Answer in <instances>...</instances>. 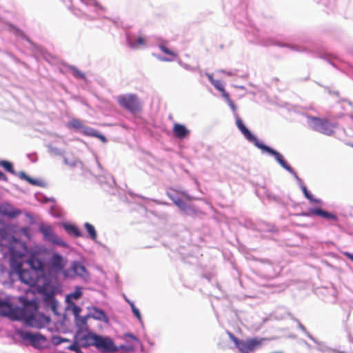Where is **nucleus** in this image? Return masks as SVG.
I'll use <instances>...</instances> for the list:
<instances>
[{"instance_id":"1","label":"nucleus","mask_w":353,"mask_h":353,"mask_svg":"<svg viewBox=\"0 0 353 353\" xmlns=\"http://www.w3.org/2000/svg\"><path fill=\"white\" fill-rule=\"evenodd\" d=\"M236 117V125L244 137L251 143H253L254 145L262 150L263 152L268 153L270 155L274 157L275 161L285 170H287L289 173L292 174L296 178L298 179L296 176V173L294 170L291 168V166L285 161L283 156L275 150L274 149L270 148L268 145L263 143L259 141L258 139L249 130V129L244 125L242 119L235 114Z\"/></svg>"},{"instance_id":"2","label":"nucleus","mask_w":353,"mask_h":353,"mask_svg":"<svg viewBox=\"0 0 353 353\" xmlns=\"http://www.w3.org/2000/svg\"><path fill=\"white\" fill-rule=\"evenodd\" d=\"M0 237L8 240L9 242V250L10 252V268L17 274L23 270L22 263L19 261L28 253V247L12 234H10L7 229L0 228Z\"/></svg>"},{"instance_id":"3","label":"nucleus","mask_w":353,"mask_h":353,"mask_svg":"<svg viewBox=\"0 0 353 353\" xmlns=\"http://www.w3.org/2000/svg\"><path fill=\"white\" fill-rule=\"evenodd\" d=\"M38 304L34 300H28L24 304L23 308L18 307L19 320H23L25 324L28 326L41 328L43 326V322L41 318L44 316H39Z\"/></svg>"},{"instance_id":"4","label":"nucleus","mask_w":353,"mask_h":353,"mask_svg":"<svg viewBox=\"0 0 353 353\" xmlns=\"http://www.w3.org/2000/svg\"><path fill=\"white\" fill-rule=\"evenodd\" d=\"M94 346L102 353H115L119 349L112 339L99 334L94 338Z\"/></svg>"},{"instance_id":"5","label":"nucleus","mask_w":353,"mask_h":353,"mask_svg":"<svg viewBox=\"0 0 353 353\" xmlns=\"http://www.w3.org/2000/svg\"><path fill=\"white\" fill-rule=\"evenodd\" d=\"M119 104L131 112H136L141 108V104L137 95L134 94H121L117 97Z\"/></svg>"},{"instance_id":"6","label":"nucleus","mask_w":353,"mask_h":353,"mask_svg":"<svg viewBox=\"0 0 353 353\" xmlns=\"http://www.w3.org/2000/svg\"><path fill=\"white\" fill-rule=\"evenodd\" d=\"M39 230L41 233H42L43 239L46 241L50 242L53 244L58 245L63 248L68 247V243L65 242L61 237L57 235L50 225L40 224L39 225Z\"/></svg>"},{"instance_id":"7","label":"nucleus","mask_w":353,"mask_h":353,"mask_svg":"<svg viewBox=\"0 0 353 353\" xmlns=\"http://www.w3.org/2000/svg\"><path fill=\"white\" fill-rule=\"evenodd\" d=\"M18 335L24 341H28L32 346L40 349L43 347V343L47 341L45 336L37 332L32 333L24 330H18Z\"/></svg>"},{"instance_id":"8","label":"nucleus","mask_w":353,"mask_h":353,"mask_svg":"<svg viewBox=\"0 0 353 353\" xmlns=\"http://www.w3.org/2000/svg\"><path fill=\"white\" fill-rule=\"evenodd\" d=\"M310 125L313 130L329 136L332 134L335 128V125L327 120L316 117L310 118Z\"/></svg>"},{"instance_id":"9","label":"nucleus","mask_w":353,"mask_h":353,"mask_svg":"<svg viewBox=\"0 0 353 353\" xmlns=\"http://www.w3.org/2000/svg\"><path fill=\"white\" fill-rule=\"evenodd\" d=\"M265 339L253 337L241 340L236 347L241 353H251L259 349L263 345Z\"/></svg>"},{"instance_id":"10","label":"nucleus","mask_w":353,"mask_h":353,"mask_svg":"<svg viewBox=\"0 0 353 353\" xmlns=\"http://www.w3.org/2000/svg\"><path fill=\"white\" fill-rule=\"evenodd\" d=\"M64 277H74L78 276L83 279L88 277V273L85 266L79 261H74L71 263L70 269L63 271Z\"/></svg>"},{"instance_id":"11","label":"nucleus","mask_w":353,"mask_h":353,"mask_svg":"<svg viewBox=\"0 0 353 353\" xmlns=\"http://www.w3.org/2000/svg\"><path fill=\"white\" fill-rule=\"evenodd\" d=\"M18 307H13L12 304L0 299V316H7L12 320H19Z\"/></svg>"},{"instance_id":"12","label":"nucleus","mask_w":353,"mask_h":353,"mask_svg":"<svg viewBox=\"0 0 353 353\" xmlns=\"http://www.w3.org/2000/svg\"><path fill=\"white\" fill-rule=\"evenodd\" d=\"M26 263L29 265L32 270L34 272H43L44 263L40 259V254L38 252H30L26 260Z\"/></svg>"},{"instance_id":"13","label":"nucleus","mask_w":353,"mask_h":353,"mask_svg":"<svg viewBox=\"0 0 353 353\" xmlns=\"http://www.w3.org/2000/svg\"><path fill=\"white\" fill-rule=\"evenodd\" d=\"M41 292L43 296V302L46 307H50L54 314H58L57 306L58 301L54 297V292L53 290L48 291L46 289H41Z\"/></svg>"},{"instance_id":"14","label":"nucleus","mask_w":353,"mask_h":353,"mask_svg":"<svg viewBox=\"0 0 353 353\" xmlns=\"http://www.w3.org/2000/svg\"><path fill=\"white\" fill-rule=\"evenodd\" d=\"M301 215L303 216H311L312 215H316L318 216L323 217L325 219H330L332 221L337 220V216L335 214L319 208H310L307 212H302Z\"/></svg>"},{"instance_id":"15","label":"nucleus","mask_w":353,"mask_h":353,"mask_svg":"<svg viewBox=\"0 0 353 353\" xmlns=\"http://www.w3.org/2000/svg\"><path fill=\"white\" fill-rule=\"evenodd\" d=\"M20 281L30 286H33L37 283V276L33 270H23L18 274Z\"/></svg>"},{"instance_id":"16","label":"nucleus","mask_w":353,"mask_h":353,"mask_svg":"<svg viewBox=\"0 0 353 353\" xmlns=\"http://www.w3.org/2000/svg\"><path fill=\"white\" fill-rule=\"evenodd\" d=\"M65 262L66 261L63 257L58 253H54L50 261L52 268L56 272H61L62 273L65 270Z\"/></svg>"},{"instance_id":"17","label":"nucleus","mask_w":353,"mask_h":353,"mask_svg":"<svg viewBox=\"0 0 353 353\" xmlns=\"http://www.w3.org/2000/svg\"><path fill=\"white\" fill-rule=\"evenodd\" d=\"M0 214L9 218H15L20 215L21 212L9 203H3L0 204Z\"/></svg>"},{"instance_id":"18","label":"nucleus","mask_w":353,"mask_h":353,"mask_svg":"<svg viewBox=\"0 0 353 353\" xmlns=\"http://www.w3.org/2000/svg\"><path fill=\"white\" fill-rule=\"evenodd\" d=\"M90 318H92L95 320L103 321L105 323H109V319L105 314V312L101 309H99L96 307H93L88 314Z\"/></svg>"},{"instance_id":"19","label":"nucleus","mask_w":353,"mask_h":353,"mask_svg":"<svg viewBox=\"0 0 353 353\" xmlns=\"http://www.w3.org/2000/svg\"><path fill=\"white\" fill-rule=\"evenodd\" d=\"M17 176L21 179L26 181L27 182H28L29 183H30L32 185H36V186L43 187V188L46 186V183L45 181H43V180H41V179L31 178L28 175H27L23 171L19 172L17 174Z\"/></svg>"},{"instance_id":"20","label":"nucleus","mask_w":353,"mask_h":353,"mask_svg":"<svg viewBox=\"0 0 353 353\" xmlns=\"http://www.w3.org/2000/svg\"><path fill=\"white\" fill-rule=\"evenodd\" d=\"M167 195L180 210L184 212L187 211L188 206L178 196L175 195L172 191L167 192Z\"/></svg>"},{"instance_id":"21","label":"nucleus","mask_w":353,"mask_h":353,"mask_svg":"<svg viewBox=\"0 0 353 353\" xmlns=\"http://www.w3.org/2000/svg\"><path fill=\"white\" fill-rule=\"evenodd\" d=\"M173 132L174 135L179 139L185 138L190 133V131L184 125L179 123L174 125Z\"/></svg>"},{"instance_id":"22","label":"nucleus","mask_w":353,"mask_h":353,"mask_svg":"<svg viewBox=\"0 0 353 353\" xmlns=\"http://www.w3.org/2000/svg\"><path fill=\"white\" fill-rule=\"evenodd\" d=\"M296 179V181L299 182V185H300V188L304 194V196L311 202H314V203H321V199H315L313 197V195L310 193V192L308 191V190L307 189L306 186L303 185L301 183V179L299 177L298 179L296 178L292 174H291ZM296 176H298L296 174Z\"/></svg>"},{"instance_id":"23","label":"nucleus","mask_w":353,"mask_h":353,"mask_svg":"<svg viewBox=\"0 0 353 353\" xmlns=\"http://www.w3.org/2000/svg\"><path fill=\"white\" fill-rule=\"evenodd\" d=\"M127 43L129 47L134 50H138L140 48L141 46H145V40L141 37L134 39L128 35Z\"/></svg>"},{"instance_id":"24","label":"nucleus","mask_w":353,"mask_h":353,"mask_svg":"<svg viewBox=\"0 0 353 353\" xmlns=\"http://www.w3.org/2000/svg\"><path fill=\"white\" fill-rule=\"evenodd\" d=\"M61 225L68 234H72L75 237L82 236V233L76 225L68 223H62Z\"/></svg>"},{"instance_id":"25","label":"nucleus","mask_w":353,"mask_h":353,"mask_svg":"<svg viewBox=\"0 0 353 353\" xmlns=\"http://www.w3.org/2000/svg\"><path fill=\"white\" fill-rule=\"evenodd\" d=\"M97 336V334L93 332H88L81 338V341L83 347L94 346V338Z\"/></svg>"},{"instance_id":"26","label":"nucleus","mask_w":353,"mask_h":353,"mask_svg":"<svg viewBox=\"0 0 353 353\" xmlns=\"http://www.w3.org/2000/svg\"><path fill=\"white\" fill-rule=\"evenodd\" d=\"M90 318L88 314L85 316H79L78 318H75V325L79 330H83L87 327L88 319Z\"/></svg>"},{"instance_id":"27","label":"nucleus","mask_w":353,"mask_h":353,"mask_svg":"<svg viewBox=\"0 0 353 353\" xmlns=\"http://www.w3.org/2000/svg\"><path fill=\"white\" fill-rule=\"evenodd\" d=\"M82 296L81 289L79 287H76L75 290L73 292L70 293L65 297V301L68 303L72 302L71 299L78 300Z\"/></svg>"},{"instance_id":"28","label":"nucleus","mask_w":353,"mask_h":353,"mask_svg":"<svg viewBox=\"0 0 353 353\" xmlns=\"http://www.w3.org/2000/svg\"><path fill=\"white\" fill-rule=\"evenodd\" d=\"M84 227L89 235L90 239H91L92 241H96L97 238V233L94 225L88 222H85L84 223Z\"/></svg>"},{"instance_id":"29","label":"nucleus","mask_w":353,"mask_h":353,"mask_svg":"<svg viewBox=\"0 0 353 353\" xmlns=\"http://www.w3.org/2000/svg\"><path fill=\"white\" fill-rule=\"evenodd\" d=\"M0 166L3 167L8 172L15 174V171L13 168V165L11 162L6 160H1Z\"/></svg>"},{"instance_id":"30","label":"nucleus","mask_w":353,"mask_h":353,"mask_svg":"<svg viewBox=\"0 0 353 353\" xmlns=\"http://www.w3.org/2000/svg\"><path fill=\"white\" fill-rule=\"evenodd\" d=\"M296 323H297V325H298V327L303 332L306 336L310 339H311L312 341H314L316 344H321L319 341H318L317 339H316L315 338H314L307 330H306V328L305 327L304 325H303L298 320H296Z\"/></svg>"},{"instance_id":"31","label":"nucleus","mask_w":353,"mask_h":353,"mask_svg":"<svg viewBox=\"0 0 353 353\" xmlns=\"http://www.w3.org/2000/svg\"><path fill=\"white\" fill-rule=\"evenodd\" d=\"M124 298H125V300L130 304V305L132 308V311L133 314H134V316L139 319L140 323H142L141 315L139 310L135 307V305L132 301L128 299L127 297H125V296H124Z\"/></svg>"},{"instance_id":"32","label":"nucleus","mask_w":353,"mask_h":353,"mask_svg":"<svg viewBox=\"0 0 353 353\" xmlns=\"http://www.w3.org/2000/svg\"><path fill=\"white\" fill-rule=\"evenodd\" d=\"M70 70L74 77L83 79H85V74L75 66H70Z\"/></svg>"},{"instance_id":"33","label":"nucleus","mask_w":353,"mask_h":353,"mask_svg":"<svg viewBox=\"0 0 353 353\" xmlns=\"http://www.w3.org/2000/svg\"><path fill=\"white\" fill-rule=\"evenodd\" d=\"M68 305L69 307H71L74 319L78 318V316H80V313L82 310L81 308L76 305L74 302H71L70 303H68Z\"/></svg>"},{"instance_id":"34","label":"nucleus","mask_w":353,"mask_h":353,"mask_svg":"<svg viewBox=\"0 0 353 353\" xmlns=\"http://www.w3.org/2000/svg\"><path fill=\"white\" fill-rule=\"evenodd\" d=\"M68 125H69V127L71 128L80 130H81L83 127V125L81 124L80 121L78 119H76L71 120Z\"/></svg>"},{"instance_id":"35","label":"nucleus","mask_w":353,"mask_h":353,"mask_svg":"<svg viewBox=\"0 0 353 353\" xmlns=\"http://www.w3.org/2000/svg\"><path fill=\"white\" fill-rule=\"evenodd\" d=\"M64 163L70 167L74 168L77 166L79 164H81V162L76 159L69 160L66 157H63Z\"/></svg>"},{"instance_id":"36","label":"nucleus","mask_w":353,"mask_h":353,"mask_svg":"<svg viewBox=\"0 0 353 353\" xmlns=\"http://www.w3.org/2000/svg\"><path fill=\"white\" fill-rule=\"evenodd\" d=\"M81 132L85 135L91 136V137H95V135L97 132V131L95 130L94 129L90 128V127H86L84 125L81 130Z\"/></svg>"},{"instance_id":"37","label":"nucleus","mask_w":353,"mask_h":353,"mask_svg":"<svg viewBox=\"0 0 353 353\" xmlns=\"http://www.w3.org/2000/svg\"><path fill=\"white\" fill-rule=\"evenodd\" d=\"M48 148H49L50 152H51L52 153H53L56 155L62 156L64 154V151H63L62 150H61L57 147H54L52 145H49Z\"/></svg>"},{"instance_id":"38","label":"nucleus","mask_w":353,"mask_h":353,"mask_svg":"<svg viewBox=\"0 0 353 353\" xmlns=\"http://www.w3.org/2000/svg\"><path fill=\"white\" fill-rule=\"evenodd\" d=\"M83 3L87 6H93L101 10H103V7L101 6L95 0H81Z\"/></svg>"},{"instance_id":"39","label":"nucleus","mask_w":353,"mask_h":353,"mask_svg":"<svg viewBox=\"0 0 353 353\" xmlns=\"http://www.w3.org/2000/svg\"><path fill=\"white\" fill-rule=\"evenodd\" d=\"M41 198L37 197V200L43 202V203H48V202H52L56 203V200L54 197H47L45 195H41Z\"/></svg>"},{"instance_id":"40","label":"nucleus","mask_w":353,"mask_h":353,"mask_svg":"<svg viewBox=\"0 0 353 353\" xmlns=\"http://www.w3.org/2000/svg\"><path fill=\"white\" fill-rule=\"evenodd\" d=\"M54 204L50 207V213L53 216L58 217L60 216L59 213L58 212L59 207L56 205L55 203H53Z\"/></svg>"},{"instance_id":"41","label":"nucleus","mask_w":353,"mask_h":353,"mask_svg":"<svg viewBox=\"0 0 353 353\" xmlns=\"http://www.w3.org/2000/svg\"><path fill=\"white\" fill-rule=\"evenodd\" d=\"M159 48L161 49V50L162 52H163L164 53H165L167 54L172 55V56H174V57L176 56V54L174 52H173L172 51L170 50L168 48H167L163 45H160L159 46Z\"/></svg>"},{"instance_id":"42","label":"nucleus","mask_w":353,"mask_h":353,"mask_svg":"<svg viewBox=\"0 0 353 353\" xmlns=\"http://www.w3.org/2000/svg\"><path fill=\"white\" fill-rule=\"evenodd\" d=\"M212 84L216 88V89H217L218 90H219L221 92H222V91H223V90H225L223 86L222 85L221 82L219 80H215L214 82H212Z\"/></svg>"},{"instance_id":"43","label":"nucleus","mask_w":353,"mask_h":353,"mask_svg":"<svg viewBox=\"0 0 353 353\" xmlns=\"http://www.w3.org/2000/svg\"><path fill=\"white\" fill-rule=\"evenodd\" d=\"M321 344H317L319 347L318 350L321 352H327L331 350L330 347H328L323 342L319 341Z\"/></svg>"},{"instance_id":"44","label":"nucleus","mask_w":353,"mask_h":353,"mask_svg":"<svg viewBox=\"0 0 353 353\" xmlns=\"http://www.w3.org/2000/svg\"><path fill=\"white\" fill-rule=\"evenodd\" d=\"M68 349L76 352L77 351L80 350V347H79V345H78V343L74 342V343H72L71 345H70L68 347Z\"/></svg>"},{"instance_id":"45","label":"nucleus","mask_w":353,"mask_h":353,"mask_svg":"<svg viewBox=\"0 0 353 353\" xmlns=\"http://www.w3.org/2000/svg\"><path fill=\"white\" fill-rule=\"evenodd\" d=\"M52 343L54 345H58L63 343V338L61 336H54L52 339Z\"/></svg>"},{"instance_id":"46","label":"nucleus","mask_w":353,"mask_h":353,"mask_svg":"<svg viewBox=\"0 0 353 353\" xmlns=\"http://www.w3.org/2000/svg\"><path fill=\"white\" fill-rule=\"evenodd\" d=\"M229 336H230V339L234 342V343L236 347L239 341H241V339H239L238 338L234 336L232 333H229Z\"/></svg>"},{"instance_id":"47","label":"nucleus","mask_w":353,"mask_h":353,"mask_svg":"<svg viewBox=\"0 0 353 353\" xmlns=\"http://www.w3.org/2000/svg\"><path fill=\"white\" fill-rule=\"evenodd\" d=\"M94 137L99 138L103 143L107 142V139L105 138V137L104 135L100 134L98 131Z\"/></svg>"},{"instance_id":"48","label":"nucleus","mask_w":353,"mask_h":353,"mask_svg":"<svg viewBox=\"0 0 353 353\" xmlns=\"http://www.w3.org/2000/svg\"><path fill=\"white\" fill-rule=\"evenodd\" d=\"M221 92H222V96L225 98L227 103L229 102L230 101H231L229 94L228 92H226L225 90H223V91H222Z\"/></svg>"},{"instance_id":"49","label":"nucleus","mask_w":353,"mask_h":353,"mask_svg":"<svg viewBox=\"0 0 353 353\" xmlns=\"http://www.w3.org/2000/svg\"><path fill=\"white\" fill-rule=\"evenodd\" d=\"M125 337L130 338L138 343L139 342V339L134 334H132L131 333L125 334Z\"/></svg>"},{"instance_id":"50","label":"nucleus","mask_w":353,"mask_h":353,"mask_svg":"<svg viewBox=\"0 0 353 353\" xmlns=\"http://www.w3.org/2000/svg\"><path fill=\"white\" fill-rule=\"evenodd\" d=\"M228 104L229 105V106L230 107V108L232 109V110L235 113V111H236V105H234V103H233V101L231 100V101H230L229 102H228Z\"/></svg>"},{"instance_id":"51","label":"nucleus","mask_w":353,"mask_h":353,"mask_svg":"<svg viewBox=\"0 0 353 353\" xmlns=\"http://www.w3.org/2000/svg\"><path fill=\"white\" fill-rule=\"evenodd\" d=\"M0 181H8V177L1 171H0Z\"/></svg>"},{"instance_id":"52","label":"nucleus","mask_w":353,"mask_h":353,"mask_svg":"<svg viewBox=\"0 0 353 353\" xmlns=\"http://www.w3.org/2000/svg\"><path fill=\"white\" fill-rule=\"evenodd\" d=\"M218 72H221V73L226 74L228 76H233L234 74V72H232L231 71H225L224 70H220Z\"/></svg>"},{"instance_id":"53","label":"nucleus","mask_w":353,"mask_h":353,"mask_svg":"<svg viewBox=\"0 0 353 353\" xmlns=\"http://www.w3.org/2000/svg\"><path fill=\"white\" fill-rule=\"evenodd\" d=\"M205 75L206 77H208V79H209V81H210L211 83H212V82H214L215 81V79H213V77L212 74H209V73H205Z\"/></svg>"},{"instance_id":"54","label":"nucleus","mask_w":353,"mask_h":353,"mask_svg":"<svg viewBox=\"0 0 353 353\" xmlns=\"http://www.w3.org/2000/svg\"><path fill=\"white\" fill-rule=\"evenodd\" d=\"M345 255L349 259H350L351 261H353V253H350V252H345Z\"/></svg>"},{"instance_id":"55","label":"nucleus","mask_w":353,"mask_h":353,"mask_svg":"<svg viewBox=\"0 0 353 353\" xmlns=\"http://www.w3.org/2000/svg\"><path fill=\"white\" fill-rule=\"evenodd\" d=\"M159 59L162 61H170L171 59L165 58V57H160Z\"/></svg>"},{"instance_id":"56","label":"nucleus","mask_w":353,"mask_h":353,"mask_svg":"<svg viewBox=\"0 0 353 353\" xmlns=\"http://www.w3.org/2000/svg\"><path fill=\"white\" fill-rule=\"evenodd\" d=\"M181 194L182 195H183L184 196H185L186 198L190 199L189 196L186 194V192L185 191H181Z\"/></svg>"},{"instance_id":"57","label":"nucleus","mask_w":353,"mask_h":353,"mask_svg":"<svg viewBox=\"0 0 353 353\" xmlns=\"http://www.w3.org/2000/svg\"><path fill=\"white\" fill-rule=\"evenodd\" d=\"M185 69H187V70H194V68H191V67H190V66H189V65H185Z\"/></svg>"},{"instance_id":"58","label":"nucleus","mask_w":353,"mask_h":353,"mask_svg":"<svg viewBox=\"0 0 353 353\" xmlns=\"http://www.w3.org/2000/svg\"><path fill=\"white\" fill-rule=\"evenodd\" d=\"M126 350L128 351H133L134 347L132 346H129Z\"/></svg>"},{"instance_id":"59","label":"nucleus","mask_w":353,"mask_h":353,"mask_svg":"<svg viewBox=\"0 0 353 353\" xmlns=\"http://www.w3.org/2000/svg\"><path fill=\"white\" fill-rule=\"evenodd\" d=\"M236 88H239V89H245V87L243 85H239V86H236Z\"/></svg>"},{"instance_id":"60","label":"nucleus","mask_w":353,"mask_h":353,"mask_svg":"<svg viewBox=\"0 0 353 353\" xmlns=\"http://www.w3.org/2000/svg\"><path fill=\"white\" fill-rule=\"evenodd\" d=\"M68 341H69L68 339L63 338V342H68Z\"/></svg>"},{"instance_id":"61","label":"nucleus","mask_w":353,"mask_h":353,"mask_svg":"<svg viewBox=\"0 0 353 353\" xmlns=\"http://www.w3.org/2000/svg\"><path fill=\"white\" fill-rule=\"evenodd\" d=\"M76 353H83V352L80 349L79 350L77 351Z\"/></svg>"},{"instance_id":"62","label":"nucleus","mask_w":353,"mask_h":353,"mask_svg":"<svg viewBox=\"0 0 353 353\" xmlns=\"http://www.w3.org/2000/svg\"><path fill=\"white\" fill-rule=\"evenodd\" d=\"M120 348H121V349H124L125 347H124V346H123V345H121V346L120 347Z\"/></svg>"},{"instance_id":"63","label":"nucleus","mask_w":353,"mask_h":353,"mask_svg":"<svg viewBox=\"0 0 353 353\" xmlns=\"http://www.w3.org/2000/svg\"><path fill=\"white\" fill-rule=\"evenodd\" d=\"M97 165H98V166H99V168L101 167V165L99 164V162H97Z\"/></svg>"}]
</instances>
